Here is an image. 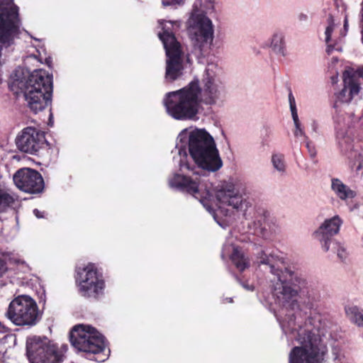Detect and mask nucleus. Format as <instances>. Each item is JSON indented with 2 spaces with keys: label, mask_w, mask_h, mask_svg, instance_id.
I'll return each instance as SVG.
<instances>
[{
  "label": "nucleus",
  "mask_w": 363,
  "mask_h": 363,
  "mask_svg": "<svg viewBox=\"0 0 363 363\" xmlns=\"http://www.w3.org/2000/svg\"><path fill=\"white\" fill-rule=\"evenodd\" d=\"M213 76L206 71L200 85L194 79L187 86L166 95L164 104L169 116L177 120H191L199 113L201 104L213 105L219 97Z\"/></svg>",
  "instance_id": "obj_1"
},
{
  "label": "nucleus",
  "mask_w": 363,
  "mask_h": 363,
  "mask_svg": "<svg viewBox=\"0 0 363 363\" xmlns=\"http://www.w3.org/2000/svg\"><path fill=\"white\" fill-rule=\"evenodd\" d=\"M16 94H23L30 110L37 113L51 106L53 91L52 76L43 69H35L28 78H16L10 84Z\"/></svg>",
  "instance_id": "obj_2"
},
{
  "label": "nucleus",
  "mask_w": 363,
  "mask_h": 363,
  "mask_svg": "<svg viewBox=\"0 0 363 363\" xmlns=\"http://www.w3.org/2000/svg\"><path fill=\"white\" fill-rule=\"evenodd\" d=\"M264 255L265 257H261L260 263L268 264L270 272L277 277V281L272 290L274 296L277 298L279 304L287 311L298 309L299 304L297 296L305 281L288 268H284V271L279 269L277 264L272 263V255Z\"/></svg>",
  "instance_id": "obj_3"
},
{
  "label": "nucleus",
  "mask_w": 363,
  "mask_h": 363,
  "mask_svg": "<svg viewBox=\"0 0 363 363\" xmlns=\"http://www.w3.org/2000/svg\"><path fill=\"white\" fill-rule=\"evenodd\" d=\"M188 148L196 164L203 169L216 172L223 165L213 137L204 129L189 133Z\"/></svg>",
  "instance_id": "obj_4"
},
{
  "label": "nucleus",
  "mask_w": 363,
  "mask_h": 363,
  "mask_svg": "<svg viewBox=\"0 0 363 363\" xmlns=\"http://www.w3.org/2000/svg\"><path fill=\"white\" fill-rule=\"evenodd\" d=\"M296 340L300 346L291 350L289 363H322L328 350L314 328L306 324L299 327Z\"/></svg>",
  "instance_id": "obj_5"
},
{
  "label": "nucleus",
  "mask_w": 363,
  "mask_h": 363,
  "mask_svg": "<svg viewBox=\"0 0 363 363\" xmlns=\"http://www.w3.org/2000/svg\"><path fill=\"white\" fill-rule=\"evenodd\" d=\"M69 341L88 359L102 362L107 359L105 354L106 338L91 325L81 324L74 326L69 333Z\"/></svg>",
  "instance_id": "obj_6"
},
{
  "label": "nucleus",
  "mask_w": 363,
  "mask_h": 363,
  "mask_svg": "<svg viewBox=\"0 0 363 363\" xmlns=\"http://www.w3.org/2000/svg\"><path fill=\"white\" fill-rule=\"evenodd\" d=\"M74 279L79 293L85 298L97 299L104 293L105 281L95 263L76 267Z\"/></svg>",
  "instance_id": "obj_7"
},
{
  "label": "nucleus",
  "mask_w": 363,
  "mask_h": 363,
  "mask_svg": "<svg viewBox=\"0 0 363 363\" xmlns=\"http://www.w3.org/2000/svg\"><path fill=\"white\" fill-rule=\"evenodd\" d=\"M158 35L167 55L165 79L168 82H173L183 74L182 47L172 32L163 28V32Z\"/></svg>",
  "instance_id": "obj_8"
},
{
  "label": "nucleus",
  "mask_w": 363,
  "mask_h": 363,
  "mask_svg": "<svg viewBox=\"0 0 363 363\" xmlns=\"http://www.w3.org/2000/svg\"><path fill=\"white\" fill-rule=\"evenodd\" d=\"M6 315L15 325L29 327L36 325L41 318L36 302L26 295L10 303Z\"/></svg>",
  "instance_id": "obj_9"
},
{
  "label": "nucleus",
  "mask_w": 363,
  "mask_h": 363,
  "mask_svg": "<svg viewBox=\"0 0 363 363\" xmlns=\"http://www.w3.org/2000/svg\"><path fill=\"white\" fill-rule=\"evenodd\" d=\"M26 350L30 363H62L64 353L47 339L33 337L27 340Z\"/></svg>",
  "instance_id": "obj_10"
},
{
  "label": "nucleus",
  "mask_w": 363,
  "mask_h": 363,
  "mask_svg": "<svg viewBox=\"0 0 363 363\" xmlns=\"http://www.w3.org/2000/svg\"><path fill=\"white\" fill-rule=\"evenodd\" d=\"M16 144L20 151L35 155L48 146L44 133L33 127L25 128L17 136Z\"/></svg>",
  "instance_id": "obj_11"
},
{
  "label": "nucleus",
  "mask_w": 363,
  "mask_h": 363,
  "mask_svg": "<svg viewBox=\"0 0 363 363\" xmlns=\"http://www.w3.org/2000/svg\"><path fill=\"white\" fill-rule=\"evenodd\" d=\"M16 186L21 191L29 194H39L45 188L44 179L40 173L30 168H21L13 177Z\"/></svg>",
  "instance_id": "obj_12"
},
{
  "label": "nucleus",
  "mask_w": 363,
  "mask_h": 363,
  "mask_svg": "<svg viewBox=\"0 0 363 363\" xmlns=\"http://www.w3.org/2000/svg\"><path fill=\"white\" fill-rule=\"evenodd\" d=\"M195 46L202 55H205L211 48L213 40V29L211 21L204 15H197L194 19Z\"/></svg>",
  "instance_id": "obj_13"
},
{
  "label": "nucleus",
  "mask_w": 363,
  "mask_h": 363,
  "mask_svg": "<svg viewBox=\"0 0 363 363\" xmlns=\"http://www.w3.org/2000/svg\"><path fill=\"white\" fill-rule=\"evenodd\" d=\"M342 223L340 218L335 216L332 218L326 219L314 233L315 238L322 243L325 252L329 250L333 237L339 233Z\"/></svg>",
  "instance_id": "obj_14"
},
{
  "label": "nucleus",
  "mask_w": 363,
  "mask_h": 363,
  "mask_svg": "<svg viewBox=\"0 0 363 363\" xmlns=\"http://www.w3.org/2000/svg\"><path fill=\"white\" fill-rule=\"evenodd\" d=\"M194 174L196 175L194 178L184 174H176L170 179L169 185L172 187H175L182 191L191 194L198 199V195L200 191V178L198 176L197 172H194Z\"/></svg>",
  "instance_id": "obj_15"
},
{
  "label": "nucleus",
  "mask_w": 363,
  "mask_h": 363,
  "mask_svg": "<svg viewBox=\"0 0 363 363\" xmlns=\"http://www.w3.org/2000/svg\"><path fill=\"white\" fill-rule=\"evenodd\" d=\"M216 196L220 203L232 206L235 209H238L242 205V196L235 190L233 184L222 185L220 189L216 191Z\"/></svg>",
  "instance_id": "obj_16"
},
{
  "label": "nucleus",
  "mask_w": 363,
  "mask_h": 363,
  "mask_svg": "<svg viewBox=\"0 0 363 363\" xmlns=\"http://www.w3.org/2000/svg\"><path fill=\"white\" fill-rule=\"evenodd\" d=\"M344 86L342 89L337 94V99L341 103H349L354 96H357L361 89V86H355L352 82L347 83L346 77H342Z\"/></svg>",
  "instance_id": "obj_17"
},
{
  "label": "nucleus",
  "mask_w": 363,
  "mask_h": 363,
  "mask_svg": "<svg viewBox=\"0 0 363 363\" xmlns=\"http://www.w3.org/2000/svg\"><path fill=\"white\" fill-rule=\"evenodd\" d=\"M331 188L337 196L341 200L353 199L356 196L355 191L344 184L339 179H332Z\"/></svg>",
  "instance_id": "obj_18"
},
{
  "label": "nucleus",
  "mask_w": 363,
  "mask_h": 363,
  "mask_svg": "<svg viewBox=\"0 0 363 363\" xmlns=\"http://www.w3.org/2000/svg\"><path fill=\"white\" fill-rule=\"evenodd\" d=\"M230 259L236 268L240 272H243L250 266L248 259L245 257L243 252L238 247L233 248L230 255Z\"/></svg>",
  "instance_id": "obj_19"
},
{
  "label": "nucleus",
  "mask_w": 363,
  "mask_h": 363,
  "mask_svg": "<svg viewBox=\"0 0 363 363\" xmlns=\"http://www.w3.org/2000/svg\"><path fill=\"white\" fill-rule=\"evenodd\" d=\"M342 77H346L348 84L352 82L355 86H360L363 77V67H359L356 70L354 69H347L343 72Z\"/></svg>",
  "instance_id": "obj_20"
},
{
  "label": "nucleus",
  "mask_w": 363,
  "mask_h": 363,
  "mask_svg": "<svg viewBox=\"0 0 363 363\" xmlns=\"http://www.w3.org/2000/svg\"><path fill=\"white\" fill-rule=\"evenodd\" d=\"M271 47L275 52L284 55L285 43L282 33H276L273 35Z\"/></svg>",
  "instance_id": "obj_21"
},
{
  "label": "nucleus",
  "mask_w": 363,
  "mask_h": 363,
  "mask_svg": "<svg viewBox=\"0 0 363 363\" xmlns=\"http://www.w3.org/2000/svg\"><path fill=\"white\" fill-rule=\"evenodd\" d=\"M345 312L352 322L359 327L363 326V314L359 312L357 306L347 307Z\"/></svg>",
  "instance_id": "obj_22"
},
{
  "label": "nucleus",
  "mask_w": 363,
  "mask_h": 363,
  "mask_svg": "<svg viewBox=\"0 0 363 363\" xmlns=\"http://www.w3.org/2000/svg\"><path fill=\"white\" fill-rule=\"evenodd\" d=\"M15 200L9 194L0 189V213L4 212L7 208L12 206Z\"/></svg>",
  "instance_id": "obj_23"
},
{
  "label": "nucleus",
  "mask_w": 363,
  "mask_h": 363,
  "mask_svg": "<svg viewBox=\"0 0 363 363\" xmlns=\"http://www.w3.org/2000/svg\"><path fill=\"white\" fill-rule=\"evenodd\" d=\"M272 162L274 168L279 171H284L285 169V164L284 161L283 155H273Z\"/></svg>",
  "instance_id": "obj_24"
},
{
  "label": "nucleus",
  "mask_w": 363,
  "mask_h": 363,
  "mask_svg": "<svg viewBox=\"0 0 363 363\" xmlns=\"http://www.w3.org/2000/svg\"><path fill=\"white\" fill-rule=\"evenodd\" d=\"M328 26H327V28L325 29V42L328 44L330 40L331 35H332V33H333L334 28H335L334 19H333V17L332 15L329 16V17L328 18Z\"/></svg>",
  "instance_id": "obj_25"
},
{
  "label": "nucleus",
  "mask_w": 363,
  "mask_h": 363,
  "mask_svg": "<svg viewBox=\"0 0 363 363\" xmlns=\"http://www.w3.org/2000/svg\"><path fill=\"white\" fill-rule=\"evenodd\" d=\"M289 104H290V108L291 111L292 118H295V119L297 120V110L296 107V103H295V99L293 96V94L291 92L289 93Z\"/></svg>",
  "instance_id": "obj_26"
},
{
  "label": "nucleus",
  "mask_w": 363,
  "mask_h": 363,
  "mask_svg": "<svg viewBox=\"0 0 363 363\" xmlns=\"http://www.w3.org/2000/svg\"><path fill=\"white\" fill-rule=\"evenodd\" d=\"M293 120H294V124L296 126V130L294 131V135L296 137L305 135L304 131L303 130V129L301 127V123L299 121L298 117L297 116V120L295 119V118H293Z\"/></svg>",
  "instance_id": "obj_27"
},
{
  "label": "nucleus",
  "mask_w": 363,
  "mask_h": 363,
  "mask_svg": "<svg viewBox=\"0 0 363 363\" xmlns=\"http://www.w3.org/2000/svg\"><path fill=\"white\" fill-rule=\"evenodd\" d=\"M7 269L6 262L0 259V276H1Z\"/></svg>",
  "instance_id": "obj_28"
},
{
  "label": "nucleus",
  "mask_w": 363,
  "mask_h": 363,
  "mask_svg": "<svg viewBox=\"0 0 363 363\" xmlns=\"http://www.w3.org/2000/svg\"><path fill=\"white\" fill-rule=\"evenodd\" d=\"M337 256L342 260L343 259H345L346 257V252H345V249H343V248L338 249Z\"/></svg>",
  "instance_id": "obj_29"
},
{
  "label": "nucleus",
  "mask_w": 363,
  "mask_h": 363,
  "mask_svg": "<svg viewBox=\"0 0 363 363\" xmlns=\"http://www.w3.org/2000/svg\"><path fill=\"white\" fill-rule=\"evenodd\" d=\"M361 33H362V42L363 43V1L362 3V9H361Z\"/></svg>",
  "instance_id": "obj_30"
},
{
  "label": "nucleus",
  "mask_w": 363,
  "mask_h": 363,
  "mask_svg": "<svg viewBox=\"0 0 363 363\" xmlns=\"http://www.w3.org/2000/svg\"><path fill=\"white\" fill-rule=\"evenodd\" d=\"M33 213L38 218H44V212H42L37 208L33 210Z\"/></svg>",
  "instance_id": "obj_31"
},
{
  "label": "nucleus",
  "mask_w": 363,
  "mask_h": 363,
  "mask_svg": "<svg viewBox=\"0 0 363 363\" xmlns=\"http://www.w3.org/2000/svg\"><path fill=\"white\" fill-rule=\"evenodd\" d=\"M183 2L184 1H175V3H177L179 5H180L181 3H183ZM173 3H174V1H162V4H163L164 6H167L172 5V4H173Z\"/></svg>",
  "instance_id": "obj_32"
},
{
  "label": "nucleus",
  "mask_w": 363,
  "mask_h": 363,
  "mask_svg": "<svg viewBox=\"0 0 363 363\" xmlns=\"http://www.w3.org/2000/svg\"><path fill=\"white\" fill-rule=\"evenodd\" d=\"M334 49V45L328 44L326 48L328 55H330Z\"/></svg>",
  "instance_id": "obj_33"
},
{
  "label": "nucleus",
  "mask_w": 363,
  "mask_h": 363,
  "mask_svg": "<svg viewBox=\"0 0 363 363\" xmlns=\"http://www.w3.org/2000/svg\"><path fill=\"white\" fill-rule=\"evenodd\" d=\"M182 167L194 172V168H191L189 164L188 163L184 164V165H182Z\"/></svg>",
  "instance_id": "obj_34"
},
{
  "label": "nucleus",
  "mask_w": 363,
  "mask_h": 363,
  "mask_svg": "<svg viewBox=\"0 0 363 363\" xmlns=\"http://www.w3.org/2000/svg\"><path fill=\"white\" fill-rule=\"evenodd\" d=\"M347 26H348V21H347V18H345V19L344 21V28L345 30L347 29Z\"/></svg>",
  "instance_id": "obj_35"
},
{
  "label": "nucleus",
  "mask_w": 363,
  "mask_h": 363,
  "mask_svg": "<svg viewBox=\"0 0 363 363\" xmlns=\"http://www.w3.org/2000/svg\"><path fill=\"white\" fill-rule=\"evenodd\" d=\"M311 155L312 157H314V156L315 155V153L311 152Z\"/></svg>",
  "instance_id": "obj_36"
},
{
  "label": "nucleus",
  "mask_w": 363,
  "mask_h": 363,
  "mask_svg": "<svg viewBox=\"0 0 363 363\" xmlns=\"http://www.w3.org/2000/svg\"><path fill=\"white\" fill-rule=\"evenodd\" d=\"M361 167H361V164H359V165L358 166V167H357V170L360 169H361Z\"/></svg>",
  "instance_id": "obj_37"
}]
</instances>
